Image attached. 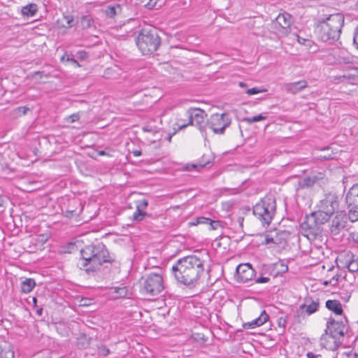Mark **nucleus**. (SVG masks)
<instances>
[{
    "label": "nucleus",
    "instance_id": "obj_1",
    "mask_svg": "<svg viewBox=\"0 0 358 358\" xmlns=\"http://www.w3.org/2000/svg\"><path fill=\"white\" fill-rule=\"evenodd\" d=\"M206 261L196 255L178 259L173 265L171 273L178 283L194 287L201 282L205 272Z\"/></svg>",
    "mask_w": 358,
    "mask_h": 358
},
{
    "label": "nucleus",
    "instance_id": "obj_2",
    "mask_svg": "<svg viewBox=\"0 0 358 358\" xmlns=\"http://www.w3.org/2000/svg\"><path fill=\"white\" fill-rule=\"evenodd\" d=\"M81 257L78 263L80 269L83 270L87 275L94 274L100 271L103 263H110V258L106 246L102 243L89 245L80 251Z\"/></svg>",
    "mask_w": 358,
    "mask_h": 358
},
{
    "label": "nucleus",
    "instance_id": "obj_3",
    "mask_svg": "<svg viewBox=\"0 0 358 358\" xmlns=\"http://www.w3.org/2000/svg\"><path fill=\"white\" fill-rule=\"evenodd\" d=\"M343 24L344 16L342 14L330 15L318 22L316 31L322 41L332 43L339 39Z\"/></svg>",
    "mask_w": 358,
    "mask_h": 358
},
{
    "label": "nucleus",
    "instance_id": "obj_4",
    "mask_svg": "<svg viewBox=\"0 0 358 358\" xmlns=\"http://www.w3.org/2000/svg\"><path fill=\"white\" fill-rule=\"evenodd\" d=\"M136 43L143 55H149L157 50L161 38L155 28L148 27L139 31Z\"/></svg>",
    "mask_w": 358,
    "mask_h": 358
},
{
    "label": "nucleus",
    "instance_id": "obj_5",
    "mask_svg": "<svg viewBox=\"0 0 358 358\" xmlns=\"http://www.w3.org/2000/svg\"><path fill=\"white\" fill-rule=\"evenodd\" d=\"M349 325L348 319L344 317L341 320H336L330 317L327 322V328L325 334L321 337L322 341L326 335H329L330 338L333 340L334 345L329 347L330 349H336L341 345L345 335L348 332Z\"/></svg>",
    "mask_w": 358,
    "mask_h": 358
},
{
    "label": "nucleus",
    "instance_id": "obj_6",
    "mask_svg": "<svg viewBox=\"0 0 358 358\" xmlns=\"http://www.w3.org/2000/svg\"><path fill=\"white\" fill-rule=\"evenodd\" d=\"M276 210L275 200L271 196L264 197L253 207V214L263 225H268Z\"/></svg>",
    "mask_w": 358,
    "mask_h": 358
},
{
    "label": "nucleus",
    "instance_id": "obj_7",
    "mask_svg": "<svg viewBox=\"0 0 358 358\" xmlns=\"http://www.w3.org/2000/svg\"><path fill=\"white\" fill-rule=\"evenodd\" d=\"M187 117V124H180L182 119H178L176 126L178 127V130H181L186 128L189 125L195 126L197 127L201 132H204L207 127V121L206 118L207 114L205 110L199 108H190L186 112Z\"/></svg>",
    "mask_w": 358,
    "mask_h": 358
},
{
    "label": "nucleus",
    "instance_id": "obj_8",
    "mask_svg": "<svg viewBox=\"0 0 358 358\" xmlns=\"http://www.w3.org/2000/svg\"><path fill=\"white\" fill-rule=\"evenodd\" d=\"M164 288L162 275L151 273L142 278L141 292L150 296L160 294Z\"/></svg>",
    "mask_w": 358,
    "mask_h": 358
},
{
    "label": "nucleus",
    "instance_id": "obj_9",
    "mask_svg": "<svg viewBox=\"0 0 358 358\" xmlns=\"http://www.w3.org/2000/svg\"><path fill=\"white\" fill-rule=\"evenodd\" d=\"M231 123V119L227 113H215L207 120V127L215 134H224L225 129Z\"/></svg>",
    "mask_w": 358,
    "mask_h": 358
},
{
    "label": "nucleus",
    "instance_id": "obj_10",
    "mask_svg": "<svg viewBox=\"0 0 358 358\" xmlns=\"http://www.w3.org/2000/svg\"><path fill=\"white\" fill-rule=\"evenodd\" d=\"M345 201L348 208V218L351 222L358 220V184L354 185L348 192Z\"/></svg>",
    "mask_w": 358,
    "mask_h": 358
},
{
    "label": "nucleus",
    "instance_id": "obj_11",
    "mask_svg": "<svg viewBox=\"0 0 358 358\" xmlns=\"http://www.w3.org/2000/svg\"><path fill=\"white\" fill-rule=\"evenodd\" d=\"M336 265L341 268H348L350 272L358 271V257L350 251L341 252L336 259Z\"/></svg>",
    "mask_w": 358,
    "mask_h": 358
},
{
    "label": "nucleus",
    "instance_id": "obj_12",
    "mask_svg": "<svg viewBox=\"0 0 358 358\" xmlns=\"http://www.w3.org/2000/svg\"><path fill=\"white\" fill-rule=\"evenodd\" d=\"M302 234L310 241H315L321 237L322 227L313 222L312 218L306 217L301 224Z\"/></svg>",
    "mask_w": 358,
    "mask_h": 358
},
{
    "label": "nucleus",
    "instance_id": "obj_13",
    "mask_svg": "<svg viewBox=\"0 0 358 358\" xmlns=\"http://www.w3.org/2000/svg\"><path fill=\"white\" fill-rule=\"evenodd\" d=\"M273 24L277 31L282 35L286 36L290 32V26L292 24V16L287 13L279 14Z\"/></svg>",
    "mask_w": 358,
    "mask_h": 358
},
{
    "label": "nucleus",
    "instance_id": "obj_14",
    "mask_svg": "<svg viewBox=\"0 0 358 358\" xmlns=\"http://www.w3.org/2000/svg\"><path fill=\"white\" fill-rule=\"evenodd\" d=\"M235 276L238 282L245 283L253 279L255 271L251 264H241L236 267Z\"/></svg>",
    "mask_w": 358,
    "mask_h": 358
},
{
    "label": "nucleus",
    "instance_id": "obj_15",
    "mask_svg": "<svg viewBox=\"0 0 358 358\" xmlns=\"http://www.w3.org/2000/svg\"><path fill=\"white\" fill-rule=\"evenodd\" d=\"M338 207V196L335 193L325 194L320 200L319 208L333 215Z\"/></svg>",
    "mask_w": 358,
    "mask_h": 358
},
{
    "label": "nucleus",
    "instance_id": "obj_16",
    "mask_svg": "<svg viewBox=\"0 0 358 358\" xmlns=\"http://www.w3.org/2000/svg\"><path fill=\"white\" fill-rule=\"evenodd\" d=\"M341 267L337 266V268H335L334 266H331L327 271L325 278L326 280L323 282V285L325 286L331 285L333 287H336L338 285L339 282L341 279L345 278V276H343L341 272Z\"/></svg>",
    "mask_w": 358,
    "mask_h": 358
},
{
    "label": "nucleus",
    "instance_id": "obj_17",
    "mask_svg": "<svg viewBox=\"0 0 358 358\" xmlns=\"http://www.w3.org/2000/svg\"><path fill=\"white\" fill-rule=\"evenodd\" d=\"M348 218L344 211H338L332 220L331 226V231L336 235L346 227Z\"/></svg>",
    "mask_w": 358,
    "mask_h": 358
},
{
    "label": "nucleus",
    "instance_id": "obj_18",
    "mask_svg": "<svg viewBox=\"0 0 358 358\" xmlns=\"http://www.w3.org/2000/svg\"><path fill=\"white\" fill-rule=\"evenodd\" d=\"M83 210V206L78 199L73 198L69 201L68 206L65 211L67 217H72L78 215Z\"/></svg>",
    "mask_w": 358,
    "mask_h": 358
},
{
    "label": "nucleus",
    "instance_id": "obj_19",
    "mask_svg": "<svg viewBox=\"0 0 358 358\" xmlns=\"http://www.w3.org/2000/svg\"><path fill=\"white\" fill-rule=\"evenodd\" d=\"M331 214L325 211L323 209L320 208L317 211L311 213L308 216V218H312L313 222L317 225L322 227V224L326 223L330 218Z\"/></svg>",
    "mask_w": 358,
    "mask_h": 358
},
{
    "label": "nucleus",
    "instance_id": "obj_20",
    "mask_svg": "<svg viewBox=\"0 0 358 358\" xmlns=\"http://www.w3.org/2000/svg\"><path fill=\"white\" fill-rule=\"evenodd\" d=\"M198 224H207L210 230H216L222 227V222L219 220H212L209 218L200 217H197L194 221L189 222V226H196Z\"/></svg>",
    "mask_w": 358,
    "mask_h": 358
},
{
    "label": "nucleus",
    "instance_id": "obj_21",
    "mask_svg": "<svg viewBox=\"0 0 358 358\" xmlns=\"http://www.w3.org/2000/svg\"><path fill=\"white\" fill-rule=\"evenodd\" d=\"M308 87V83L306 80H300L294 83H286L284 85L285 90L293 94H297L303 89Z\"/></svg>",
    "mask_w": 358,
    "mask_h": 358
},
{
    "label": "nucleus",
    "instance_id": "obj_22",
    "mask_svg": "<svg viewBox=\"0 0 358 358\" xmlns=\"http://www.w3.org/2000/svg\"><path fill=\"white\" fill-rule=\"evenodd\" d=\"M268 320V315L265 310L262 311L261 315L251 322L244 323L243 327L245 329H254L260 327Z\"/></svg>",
    "mask_w": 358,
    "mask_h": 358
},
{
    "label": "nucleus",
    "instance_id": "obj_23",
    "mask_svg": "<svg viewBox=\"0 0 358 358\" xmlns=\"http://www.w3.org/2000/svg\"><path fill=\"white\" fill-rule=\"evenodd\" d=\"M0 358H14L12 345L6 341L0 342Z\"/></svg>",
    "mask_w": 358,
    "mask_h": 358
},
{
    "label": "nucleus",
    "instance_id": "obj_24",
    "mask_svg": "<svg viewBox=\"0 0 358 358\" xmlns=\"http://www.w3.org/2000/svg\"><path fill=\"white\" fill-rule=\"evenodd\" d=\"M326 308L338 315H342L343 313L341 303L338 300H327Z\"/></svg>",
    "mask_w": 358,
    "mask_h": 358
},
{
    "label": "nucleus",
    "instance_id": "obj_25",
    "mask_svg": "<svg viewBox=\"0 0 358 358\" xmlns=\"http://www.w3.org/2000/svg\"><path fill=\"white\" fill-rule=\"evenodd\" d=\"M122 70L117 66L107 68L105 71L103 76L107 79L115 80L120 77Z\"/></svg>",
    "mask_w": 358,
    "mask_h": 358
},
{
    "label": "nucleus",
    "instance_id": "obj_26",
    "mask_svg": "<svg viewBox=\"0 0 358 358\" xmlns=\"http://www.w3.org/2000/svg\"><path fill=\"white\" fill-rule=\"evenodd\" d=\"M317 178L315 176L313 177H306L298 182L296 190L302 189L305 188H309L313 187L316 182Z\"/></svg>",
    "mask_w": 358,
    "mask_h": 358
},
{
    "label": "nucleus",
    "instance_id": "obj_27",
    "mask_svg": "<svg viewBox=\"0 0 358 358\" xmlns=\"http://www.w3.org/2000/svg\"><path fill=\"white\" fill-rule=\"evenodd\" d=\"M319 306V302L312 301L310 304H301L299 307V309L302 312L306 313L308 315H311L318 310Z\"/></svg>",
    "mask_w": 358,
    "mask_h": 358
},
{
    "label": "nucleus",
    "instance_id": "obj_28",
    "mask_svg": "<svg viewBox=\"0 0 358 358\" xmlns=\"http://www.w3.org/2000/svg\"><path fill=\"white\" fill-rule=\"evenodd\" d=\"M36 286L35 280L32 278H27L21 282V291L23 293H29Z\"/></svg>",
    "mask_w": 358,
    "mask_h": 358
},
{
    "label": "nucleus",
    "instance_id": "obj_29",
    "mask_svg": "<svg viewBox=\"0 0 358 358\" xmlns=\"http://www.w3.org/2000/svg\"><path fill=\"white\" fill-rule=\"evenodd\" d=\"M37 11V5L35 3H29L22 8V14L24 16L32 17Z\"/></svg>",
    "mask_w": 358,
    "mask_h": 358
},
{
    "label": "nucleus",
    "instance_id": "obj_30",
    "mask_svg": "<svg viewBox=\"0 0 358 358\" xmlns=\"http://www.w3.org/2000/svg\"><path fill=\"white\" fill-rule=\"evenodd\" d=\"M120 11L121 7L120 4H115L113 6H107L104 10V13L107 17L113 18Z\"/></svg>",
    "mask_w": 358,
    "mask_h": 358
},
{
    "label": "nucleus",
    "instance_id": "obj_31",
    "mask_svg": "<svg viewBox=\"0 0 358 358\" xmlns=\"http://www.w3.org/2000/svg\"><path fill=\"white\" fill-rule=\"evenodd\" d=\"M80 24L83 29H89L94 24V20L90 15L83 16L80 19Z\"/></svg>",
    "mask_w": 358,
    "mask_h": 358
},
{
    "label": "nucleus",
    "instance_id": "obj_32",
    "mask_svg": "<svg viewBox=\"0 0 358 358\" xmlns=\"http://www.w3.org/2000/svg\"><path fill=\"white\" fill-rule=\"evenodd\" d=\"M267 118V116L264 114H259L253 117H247L243 118V121L248 124H252L255 122L264 120Z\"/></svg>",
    "mask_w": 358,
    "mask_h": 358
},
{
    "label": "nucleus",
    "instance_id": "obj_33",
    "mask_svg": "<svg viewBox=\"0 0 358 358\" xmlns=\"http://www.w3.org/2000/svg\"><path fill=\"white\" fill-rule=\"evenodd\" d=\"M61 62H64V61H67V62H71L73 64H74L76 66H80V64L78 62L77 60H76L73 55H70L69 54L68 52H65L64 54V55L61 57Z\"/></svg>",
    "mask_w": 358,
    "mask_h": 358
},
{
    "label": "nucleus",
    "instance_id": "obj_34",
    "mask_svg": "<svg viewBox=\"0 0 358 358\" xmlns=\"http://www.w3.org/2000/svg\"><path fill=\"white\" fill-rule=\"evenodd\" d=\"M113 289V293H115L117 294V297H124L127 296V289L126 287H113L112 288Z\"/></svg>",
    "mask_w": 358,
    "mask_h": 358
},
{
    "label": "nucleus",
    "instance_id": "obj_35",
    "mask_svg": "<svg viewBox=\"0 0 358 358\" xmlns=\"http://www.w3.org/2000/svg\"><path fill=\"white\" fill-rule=\"evenodd\" d=\"M146 215L148 214L145 211L136 208V210L133 214V218L134 220L139 222L143 220Z\"/></svg>",
    "mask_w": 358,
    "mask_h": 358
},
{
    "label": "nucleus",
    "instance_id": "obj_36",
    "mask_svg": "<svg viewBox=\"0 0 358 358\" xmlns=\"http://www.w3.org/2000/svg\"><path fill=\"white\" fill-rule=\"evenodd\" d=\"M110 352V350L105 345H101L98 347V353L103 357L108 356Z\"/></svg>",
    "mask_w": 358,
    "mask_h": 358
},
{
    "label": "nucleus",
    "instance_id": "obj_37",
    "mask_svg": "<svg viewBox=\"0 0 358 358\" xmlns=\"http://www.w3.org/2000/svg\"><path fill=\"white\" fill-rule=\"evenodd\" d=\"M266 92V89H259L257 87H252L251 89L247 90L246 93L248 95H254V94H257L258 93Z\"/></svg>",
    "mask_w": 358,
    "mask_h": 358
},
{
    "label": "nucleus",
    "instance_id": "obj_38",
    "mask_svg": "<svg viewBox=\"0 0 358 358\" xmlns=\"http://www.w3.org/2000/svg\"><path fill=\"white\" fill-rule=\"evenodd\" d=\"M148 205V200L143 199L142 200H139L137 202L136 208L144 211V210L147 208Z\"/></svg>",
    "mask_w": 358,
    "mask_h": 358
},
{
    "label": "nucleus",
    "instance_id": "obj_39",
    "mask_svg": "<svg viewBox=\"0 0 358 358\" xmlns=\"http://www.w3.org/2000/svg\"><path fill=\"white\" fill-rule=\"evenodd\" d=\"M64 19L66 21V25H64L65 27L70 28L72 27V22H73V17L71 15H65Z\"/></svg>",
    "mask_w": 358,
    "mask_h": 358
},
{
    "label": "nucleus",
    "instance_id": "obj_40",
    "mask_svg": "<svg viewBox=\"0 0 358 358\" xmlns=\"http://www.w3.org/2000/svg\"><path fill=\"white\" fill-rule=\"evenodd\" d=\"M336 358H354V354L351 352L338 353Z\"/></svg>",
    "mask_w": 358,
    "mask_h": 358
},
{
    "label": "nucleus",
    "instance_id": "obj_41",
    "mask_svg": "<svg viewBox=\"0 0 358 358\" xmlns=\"http://www.w3.org/2000/svg\"><path fill=\"white\" fill-rule=\"evenodd\" d=\"M263 243L266 244V245L270 244V243L278 244V242L275 238L269 236H266L265 237L264 241H263Z\"/></svg>",
    "mask_w": 358,
    "mask_h": 358
},
{
    "label": "nucleus",
    "instance_id": "obj_42",
    "mask_svg": "<svg viewBox=\"0 0 358 358\" xmlns=\"http://www.w3.org/2000/svg\"><path fill=\"white\" fill-rule=\"evenodd\" d=\"M80 117L78 114H73L68 117V122L73 123L79 120Z\"/></svg>",
    "mask_w": 358,
    "mask_h": 358
},
{
    "label": "nucleus",
    "instance_id": "obj_43",
    "mask_svg": "<svg viewBox=\"0 0 358 358\" xmlns=\"http://www.w3.org/2000/svg\"><path fill=\"white\" fill-rule=\"evenodd\" d=\"M278 324L279 327H283L285 328L287 325V320L285 317H280L278 320Z\"/></svg>",
    "mask_w": 358,
    "mask_h": 358
},
{
    "label": "nucleus",
    "instance_id": "obj_44",
    "mask_svg": "<svg viewBox=\"0 0 358 358\" xmlns=\"http://www.w3.org/2000/svg\"><path fill=\"white\" fill-rule=\"evenodd\" d=\"M353 43L358 49V27L356 28L355 31L354 33Z\"/></svg>",
    "mask_w": 358,
    "mask_h": 358
},
{
    "label": "nucleus",
    "instance_id": "obj_45",
    "mask_svg": "<svg viewBox=\"0 0 358 358\" xmlns=\"http://www.w3.org/2000/svg\"><path fill=\"white\" fill-rule=\"evenodd\" d=\"M270 280L269 278L267 277H260L255 280L256 283H266Z\"/></svg>",
    "mask_w": 358,
    "mask_h": 358
},
{
    "label": "nucleus",
    "instance_id": "obj_46",
    "mask_svg": "<svg viewBox=\"0 0 358 358\" xmlns=\"http://www.w3.org/2000/svg\"><path fill=\"white\" fill-rule=\"evenodd\" d=\"M307 358H322V356L320 354H315L312 352H308L306 354Z\"/></svg>",
    "mask_w": 358,
    "mask_h": 358
},
{
    "label": "nucleus",
    "instance_id": "obj_47",
    "mask_svg": "<svg viewBox=\"0 0 358 358\" xmlns=\"http://www.w3.org/2000/svg\"><path fill=\"white\" fill-rule=\"evenodd\" d=\"M34 75L38 76L40 78H41L43 76H45L46 78L50 76L49 73H45L44 71H36L34 73Z\"/></svg>",
    "mask_w": 358,
    "mask_h": 358
},
{
    "label": "nucleus",
    "instance_id": "obj_48",
    "mask_svg": "<svg viewBox=\"0 0 358 358\" xmlns=\"http://www.w3.org/2000/svg\"><path fill=\"white\" fill-rule=\"evenodd\" d=\"M78 56H79V58H80V59H83H83H85L87 58V52H85V51H79V52H78Z\"/></svg>",
    "mask_w": 358,
    "mask_h": 358
},
{
    "label": "nucleus",
    "instance_id": "obj_49",
    "mask_svg": "<svg viewBox=\"0 0 358 358\" xmlns=\"http://www.w3.org/2000/svg\"><path fill=\"white\" fill-rule=\"evenodd\" d=\"M17 110L20 113L25 115L27 113V111L29 110V108L25 106H21L17 108Z\"/></svg>",
    "mask_w": 358,
    "mask_h": 358
},
{
    "label": "nucleus",
    "instance_id": "obj_50",
    "mask_svg": "<svg viewBox=\"0 0 358 358\" xmlns=\"http://www.w3.org/2000/svg\"><path fill=\"white\" fill-rule=\"evenodd\" d=\"M280 265L281 266V269L280 270L281 273H285L288 271V266L287 265L283 263H280Z\"/></svg>",
    "mask_w": 358,
    "mask_h": 358
},
{
    "label": "nucleus",
    "instance_id": "obj_51",
    "mask_svg": "<svg viewBox=\"0 0 358 358\" xmlns=\"http://www.w3.org/2000/svg\"><path fill=\"white\" fill-rule=\"evenodd\" d=\"M133 155L135 156V157H139L142 155V152L141 150H134L132 152Z\"/></svg>",
    "mask_w": 358,
    "mask_h": 358
},
{
    "label": "nucleus",
    "instance_id": "obj_52",
    "mask_svg": "<svg viewBox=\"0 0 358 358\" xmlns=\"http://www.w3.org/2000/svg\"><path fill=\"white\" fill-rule=\"evenodd\" d=\"M33 306L36 307L37 306V299L36 297H32L31 299Z\"/></svg>",
    "mask_w": 358,
    "mask_h": 358
},
{
    "label": "nucleus",
    "instance_id": "obj_53",
    "mask_svg": "<svg viewBox=\"0 0 358 358\" xmlns=\"http://www.w3.org/2000/svg\"><path fill=\"white\" fill-rule=\"evenodd\" d=\"M42 313H43V308H40L36 310V314L38 315V316H41L42 315Z\"/></svg>",
    "mask_w": 358,
    "mask_h": 358
},
{
    "label": "nucleus",
    "instance_id": "obj_54",
    "mask_svg": "<svg viewBox=\"0 0 358 358\" xmlns=\"http://www.w3.org/2000/svg\"><path fill=\"white\" fill-rule=\"evenodd\" d=\"M238 85L241 87H245L247 86V84L244 82H240L238 83Z\"/></svg>",
    "mask_w": 358,
    "mask_h": 358
},
{
    "label": "nucleus",
    "instance_id": "obj_55",
    "mask_svg": "<svg viewBox=\"0 0 358 358\" xmlns=\"http://www.w3.org/2000/svg\"><path fill=\"white\" fill-rule=\"evenodd\" d=\"M238 221L239 224L242 226L243 225V217H239L238 218Z\"/></svg>",
    "mask_w": 358,
    "mask_h": 358
},
{
    "label": "nucleus",
    "instance_id": "obj_56",
    "mask_svg": "<svg viewBox=\"0 0 358 358\" xmlns=\"http://www.w3.org/2000/svg\"><path fill=\"white\" fill-rule=\"evenodd\" d=\"M354 358H358V350L354 353Z\"/></svg>",
    "mask_w": 358,
    "mask_h": 358
},
{
    "label": "nucleus",
    "instance_id": "obj_57",
    "mask_svg": "<svg viewBox=\"0 0 358 358\" xmlns=\"http://www.w3.org/2000/svg\"><path fill=\"white\" fill-rule=\"evenodd\" d=\"M3 205V199L1 196H0V206H2Z\"/></svg>",
    "mask_w": 358,
    "mask_h": 358
},
{
    "label": "nucleus",
    "instance_id": "obj_58",
    "mask_svg": "<svg viewBox=\"0 0 358 358\" xmlns=\"http://www.w3.org/2000/svg\"><path fill=\"white\" fill-rule=\"evenodd\" d=\"M187 121L185 122V120L182 119V121L180 122V124H187Z\"/></svg>",
    "mask_w": 358,
    "mask_h": 358
},
{
    "label": "nucleus",
    "instance_id": "obj_59",
    "mask_svg": "<svg viewBox=\"0 0 358 358\" xmlns=\"http://www.w3.org/2000/svg\"><path fill=\"white\" fill-rule=\"evenodd\" d=\"M99 154H100L101 155H104V151H101Z\"/></svg>",
    "mask_w": 358,
    "mask_h": 358
},
{
    "label": "nucleus",
    "instance_id": "obj_60",
    "mask_svg": "<svg viewBox=\"0 0 358 358\" xmlns=\"http://www.w3.org/2000/svg\"><path fill=\"white\" fill-rule=\"evenodd\" d=\"M355 6L357 8H358V1H357L356 4H355Z\"/></svg>",
    "mask_w": 358,
    "mask_h": 358
},
{
    "label": "nucleus",
    "instance_id": "obj_61",
    "mask_svg": "<svg viewBox=\"0 0 358 358\" xmlns=\"http://www.w3.org/2000/svg\"><path fill=\"white\" fill-rule=\"evenodd\" d=\"M300 40H301L300 37H298V41H299V43H301V41H300Z\"/></svg>",
    "mask_w": 358,
    "mask_h": 358
},
{
    "label": "nucleus",
    "instance_id": "obj_62",
    "mask_svg": "<svg viewBox=\"0 0 358 358\" xmlns=\"http://www.w3.org/2000/svg\"><path fill=\"white\" fill-rule=\"evenodd\" d=\"M73 245H74V244H73V243H71V244H70V246H72V247H73Z\"/></svg>",
    "mask_w": 358,
    "mask_h": 358
},
{
    "label": "nucleus",
    "instance_id": "obj_63",
    "mask_svg": "<svg viewBox=\"0 0 358 358\" xmlns=\"http://www.w3.org/2000/svg\"><path fill=\"white\" fill-rule=\"evenodd\" d=\"M357 242H358V240H357Z\"/></svg>",
    "mask_w": 358,
    "mask_h": 358
}]
</instances>
